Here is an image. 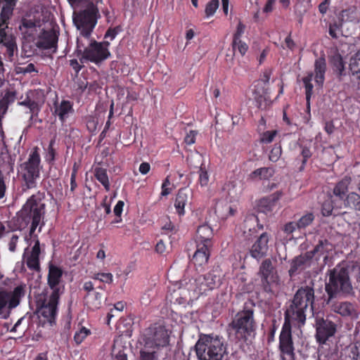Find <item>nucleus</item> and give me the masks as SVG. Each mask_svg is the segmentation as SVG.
Here are the masks:
<instances>
[{
  "mask_svg": "<svg viewBox=\"0 0 360 360\" xmlns=\"http://www.w3.org/2000/svg\"><path fill=\"white\" fill-rule=\"evenodd\" d=\"M44 198V193L38 192L27 199L22 209L17 213L15 224L16 230H23L31 224L30 236L32 237L44 217L46 205L42 202Z\"/></svg>",
  "mask_w": 360,
  "mask_h": 360,
  "instance_id": "f257e3e1",
  "label": "nucleus"
},
{
  "mask_svg": "<svg viewBox=\"0 0 360 360\" xmlns=\"http://www.w3.org/2000/svg\"><path fill=\"white\" fill-rule=\"evenodd\" d=\"M314 290L312 287L306 285L300 288L284 312V319L292 321L295 327L302 328L306 323L307 310L309 308L314 310Z\"/></svg>",
  "mask_w": 360,
  "mask_h": 360,
  "instance_id": "f03ea898",
  "label": "nucleus"
},
{
  "mask_svg": "<svg viewBox=\"0 0 360 360\" xmlns=\"http://www.w3.org/2000/svg\"><path fill=\"white\" fill-rule=\"evenodd\" d=\"M256 329L254 309L245 304L243 309L238 311L227 326V333L231 339L246 342Z\"/></svg>",
  "mask_w": 360,
  "mask_h": 360,
  "instance_id": "7ed1b4c3",
  "label": "nucleus"
},
{
  "mask_svg": "<svg viewBox=\"0 0 360 360\" xmlns=\"http://www.w3.org/2000/svg\"><path fill=\"white\" fill-rule=\"evenodd\" d=\"M199 360H222L226 352L223 337L214 335H201L195 345Z\"/></svg>",
  "mask_w": 360,
  "mask_h": 360,
  "instance_id": "20e7f679",
  "label": "nucleus"
},
{
  "mask_svg": "<svg viewBox=\"0 0 360 360\" xmlns=\"http://www.w3.org/2000/svg\"><path fill=\"white\" fill-rule=\"evenodd\" d=\"M41 169V157L38 148L35 147L30 153L27 160L20 164L18 167V175L21 181L22 191H25L37 187Z\"/></svg>",
  "mask_w": 360,
  "mask_h": 360,
  "instance_id": "39448f33",
  "label": "nucleus"
},
{
  "mask_svg": "<svg viewBox=\"0 0 360 360\" xmlns=\"http://www.w3.org/2000/svg\"><path fill=\"white\" fill-rule=\"evenodd\" d=\"M326 290L330 297L338 294L349 295L353 288L349 276L347 268L337 265L329 271V281L326 285Z\"/></svg>",
  "mask_w": 360,
  "mask_h": 360,
  "instance_id": "423d86ee",
  "label": "nucleus"
},
{
  "mask_svg": "<svg viewBox=\"0 0 360 360\" xmlns=\"http://www.w3.org/2000/svg\"><path fill=\"white\" fill-rule=\"evenodd\" d=\"M100 17L98 9L93 4L85 9L73 13V22L82 37L89 39Z\"/></svg>",
  "mask_w": 360,
  "mask_h": 360,
  "instance_id": "0eeeda50",
  "label": "nucleus"
},
{
  "mask_svg": "<svg viewBox=\"0 0 360 360\" xmlns=\"http://www.w3.org/2000/svg\"><path fill=\"white\" fill-rule=\"evenodd\" d=\"M292 325H293L292 321L284 319L278 337V351L281 360H295L296 359Z\"/></svg>",
  "mask_w": 360,
  "mask_h": 360,
  "instance_id": "6e6552de",
  "label": "nucleus"
},
{
  "mask_svg": "<svg viewBox=\"0 0 360 360\" xmlns=\"http://www.w3.org/2000/svg\"><path fill=\"white\" fill-rule=\"evenodd\" d=\"M110 42L104 41L98 42L94 39H89V43L87 46L77 39V48H84L82 53V58L98 64L110 56V52L108 49Z\"/></svg>",
  "mask_w": 360,
  "mask_h": 360,
  "instance_id": "1a4fd4ad",
  "label": "nucleus"
},
{
  "mask_svg": "<svg viewBox=\"0 0 360 360\" xmlns=\"http://www.w3.org/2000/svg\"><path fill=\"white\" fill-rule=\"evenodd\" d=\"M258 276L264 292L274 294V288L278 284L279 277L270 259H265L261 263Z\"/></svg>",
  "mask_w": 360,
  "mask_h": 360,
  "instance_id": "9d476101",
  "label": "nucleus"
},
{
  "mask_svg": "<svg viewBox=\"0 0 360 360\" xmlns=\"http://www.w3.org/2000/svg\"><path fill=\"white\" fill-rule=\"evenodd\" d=\"M143 342H150V345L157 349L167 347L169 343V330L165 326L155 323L148 328Z\"/></svg>",
  "mask_w": 360,
  "mask_h": 360,
  "instance_id": "9b49d317",
  "label": "nucleus"
},
{
  "mask_svg": "<svg viewBox=\"0 0 360 360\" xmlns=\"http://www.w3.org/2000/svg\"><path fill=\"white\" fill-rule=\"evenodd\" d=\"M45 99L44 90L38 89L27 93L25 100L18 101V105L25 106L30 110L31 113L30 121H32L38 116Z\"/></svg>",
  "mask_w": 360,
  "mask_h": 360,
  "instance_id": "f8f14e48",
  "label": "nucleus"
},
{
  "mask_svg": "<svg viewBox=\"0 0 360 360\" xmlns=\"http://www.w3.org/2000/svg\"><path fill=\"white\" fill-rule=\"evenodd\" d=\"M48 268L47 284L51 290V295L60 297L65 290L62 280L63 270L52 262H49Z\"/></svg>",
  "mask_w": 360,
  "mask_h": 360,
  "instance_id": "ddd939ff",
  "label": "nucleus"
},
{
  "mask_svg": "<svg viewBox=\"0 0 360 360\" xmlns=\"http://www.w3.org/2000/svg\"><path fill=\"white\" fill-rule=\"evenodd\" d=\"M60 297L50 295L48 301L44 300L38 309L40 316L51 326L55 323Z\"/></svg>",
  "mask_w": 360,
  "mask_h": 360,
  "instance_id": "4468645a",
  "label": "nucleus"
},
{
  "mask_svg": "<svg viewBox=\"0 0 360 360\" xmlns=\"http://www.w3.org/2000/svg\"><path fill=\"white\" fill-rule=\"evenodd\" d=\"M316 339L319 344H325L336 332V325L332 321L323 318L316 319Z\"/></svg>",
  "mask_w": 360,
  "mask_h": 360,
  "instance_id": "2eb2a0df",
  "label": "nucleus"
},
{
  "mask_svg": "<svg viewBox=\"0 0 360 360\" xmlns=\"http://www.w3.org/2000/svg\"><path fill=\"white\" fill-rule=\"evenodd\" d=\"M58 33L54 29L42 30L37 38L36 46L41 49L55 50L57 48Z\"/></svg>",
  "mask_w": 360,
  "mask_h": 360,
  "instance_id": "dca6fc26",
  "label": "nucleus"
},
{
  "mask_svg": "<svg viewBox=\"0 0 360 360\" xmlns=\"http://www.w3.org/2000/svg\"><path fill=\"white\" fill-rule=\"evenodd\" d=\"M270 235L266 232L262 233L255 240L250 249L252 257L259 260L266 256L269 250V241Z\"/></svg>",
  "mask_w": 360,
  "mask_h": 360,
  "instance_id": "f3484780",
  "label": "nucleus"
},
{
  "mask_svg": "<svg viewBox=\"0 0 360 360\" xmlns=\"http://www.w3.org/2000/svg\"><path fill=\"white\" fill-rule=\"evenodd\" d=\"M53 108V115L58 117L62 124L74 112L73 103L68 100H62L60 103L55 102Z\"/></svg>",
  "mask_w": 360,
  "mask_h": 360,
  "instance_id": "a211bd4d",
  "label": "nucleus"
},
{
  "mask_svg": "<svg viewBox=\"0 0 360 360\" xmlns=\"http://www.w3.org/2000/svg\"><path fill=\"white\" fill-rule=\"evenodd\" d=\"M211 248L212 246L205 244L196 243V250L192 258V262L195 266L201 267L207 264Z\"/></svg>",
  "mask_w": 360,
  "mask_h": 360,
  "instance_id": "6ab92c4d",
  "label": "nucleus"
},
{
  "mask_svg": "<svg viewBox=\"0 0 360 360\" xmlns=\"http://www.w3.org/2000/svg\"><path fill=\"white\" fill-rule=\"evenodd\" d=\"M282 195L283 193L278 191L269 195L261 198L258 202V208L260 212L266 214L273 211Z\"/></svg>",
  "mask_w": 360,
  "mask_h": 360,
  "instance_id": "aec40b11",
  "label": "nucleus"
},
{
  "mask_svg": "<svg viewBox=\"0 0 360 360\" xmlns=\"http://www.w3.org/2000/svg\"><path fill=\"white\" fill-rule=\"evenodd\" d=\"M221 271L219 266L212 268L207 274L200 276V281H205L207 287L210 290L219 287L221 285Z\"/></svg>",
  "mask_w": 360,
  "mask_h": 360,
  "instance_id": "412c9836",
  "label": "nucleus"
},
{
  "mask_svg": "<svg viewBox=\"0 0 360 360\" xmlns=\"http://www.w3.org/2000/svg\"><path fill=\"white\" fill-rule=\"evenodd\" d=\"M306 252L304 254L300 255L295 257L290 262V267L288 271L290 276H295L299 271H301L305 268L306 266L310 264L311 258Z\"/></svg>",
  "mask_w": 360,
  "mask_h": 360,
  "instance_id": "4be33fe9",
  "label": "nucleus"
},
{
  "mask_svg": "<svg viewBox=\"0 0 360 360\" xmlns=\"http://www.w3.org/2000/svg\"><path fill=\"white\" fill-rule=\"evenodd\" d=\"M213 236L212 227L207 224H202L198 227L196 231V243H202L212 247Z\"/></svg>",
  "mask_w": 360,
  "mask_h": 360,
  "instance_id": "5701e85b",
  "label": "nucleus"
},
{
  "mask_svg": "<svg viewBox=\"0 0 360 360\" xmlns=\"http://www.w3.org/2000/svg\"><path fill=\"white\" fill-rule=\"evenodd\" d=\"M40 245L39 240H37L34 246L32 248L30 254L27 257L26 264L29 269L40 271L39 255H40Z\"/></svg>",
  "mask_w": 360,
  "mask_h": 360,
  "instance_id": "b1692460",
  "label": "nucleus"
},
{
  "mask_svg": "<svg viewBox=\"0 0 360 360\" xmlns=\"http://www.w3.org/2000/svg\"><path fill=\"white\" fill-rule=\"evenodd\" d=\"M349 73L351 81L356 83L360 88V50L349 60Z\"/></svg>",
  "mask_w": 360,
  "mask_h": 360,
  "instance_id": "393cba45",
  "label": "nucleus"
},
{
  "mask_svg": "<svg viewBox=\"0 0 360 360\" xmlns=\"http://www.w3.org/2000/svg\"><path fill=\"white\" fill-rule=\"evenodd\" d=\"M326 72V62L324 57L316 59L314 62V80L316 84L322 87L325 81Z\"/></svg>",
  "mask_w": 360,
  "mask_h": 360,
  "instance_id": "a878e982",
  "label": "nucleus"
},
{
  "mask_svg": "<svg viewBox=\"0 0 360 360\" xmlns=\"http://www.w3.org/2000/svg\"><path fill=\"white\" fill-rule=\"evenodd\" d=\"M352 179L350 176H345L338 181L333 188V194L340 200H345L347 195L349 193V186L351 184Z\"/></svg>",
  "mask_w": 360,
  "mask_h": 360,
  "instance_id": "bb28decb",
  "label": "nucleus"
},
{
  "mask_svg": "<svg viewBox=\"0 0 360 360\" xmlns=\"http://www.w3.org/2000/svg\"><path fill=\"white\" fill-rule=\"evenodd\" d=\"M188 201V191L186 188H181L179 190L174 202V207L179 216L185 214V205Z\"/></svg>",
  "mask_w": 360,
  "mask_h": 360,
  "instance_id": "cd10ccee",
  "label": "nucleus"
},
{
  "mask_svg": "<svg viewBox=\"0 0 360 360\" xmlns=\"http://www.w3.org/2000/svg\"><path fill=\"white\" fill-rule=\"evenodd\" d=\"M334 311L342 316H356L357 311L354 304L342 302L334 305Z\"/></svg>",
  "mask_w": 360,
  "mask_h": 360,
  "instance_id": "c85d7f7f",
  "label": "nucleus"
},
{
  "mask_svg": "<svg viewBox=\"0 0 360 360\" xmlns=\"http://www.w3.org/2000/svg\"><path fill=\"white\" fill-rule=\"evenodd\" d=\"M8 309L15 308L19 304L20 298L25 295V289L22 285H18L12 292H8Z\"/></svg>",
  "mask_w": 360,
  "mask_h": 360,
  "instance_id": "c756f323",
  "label": "nucleus"
},
{
  "mask_svg": "<svg viewBox=\"0 0 360 360\" xmlns=\"http://www.w3.org/2000/svg\"><path fill=\"white\" fill-rule=\"evenodd\" d=\"M331 248L332 245L328 240H319L318 244L314 247V248L311 251H307V252L308 254H310L309 256L311 259L315 256H317L318 258L316 259H319L321 255L331 250Z\"/></svg>",
  "mask_w": 360,
  "mask_h": 360,
  "instance_id": "7c9ffc66",
  "label": "nucleus"
},
{
  "mask_svg": "<svg viewBox=\"0 0 360 360\" xmlns=\"http://www.w3.org/2000/svg\"><path fill=\"white\" fill-rule=\"evenodd\" d=\"M275 173L273 167H261L252 172L250 178L252 180H269Z\"/></svg>",
  "mask_w": 360,
  "mask_h": 360,
  "instance_id": "2f4dec72",
  "label": "nucleus"
},
{
  "mask_svg": "<svg viewBox=\"0 0 360 360\" xmlns=\"http://www.w3.org/2000/svg\"><path fill=\"white\" fill-rule=\"evenodd\" d=\"M150 344V342H144L139 352V360H158V351L159 349L153 348Z\"/></svg>",
  "mask_w": 360,
  "mask_h": 360,
  "instance_id": "473e14b6",
  "label": "nucleus"
},
{
  "mask_svg": "<svg viewBox=\"0 0 360 360\" xmlns=\"http://www.w3.org/2000/svg\"><path fill=\"white\" fill-rule=\"evenodd\" d=\"M344 207L360 212V195L356 192H350L343 201Z\"/></svg>",
  "mask_w": 360,
  "mask_h": 360,
  "instance_id": "72a5a7b5",
  "label": "nucleus"
},
{
  "mask_svg": "<svg viewBox=\"0 0 360 360\" xmlns=\"http://www.w3.org/2000/svg\"><path fill=\"white\" fill-rule=\"evenodd\" d=\"M15 158L8 151L1 152L0 155V167L3 171L10 173L13 172L15 165Z\"/></svg>",
  "mask_w": 360,
  "mask_h": 360,
  "instance_id": "f704fd0d",
  "label": "nucleus"
},
{
  "mask_svg": "<svg viewBox=\"0 0 360 360\" xmlns=\"http://www.w3.org/2000/svg\"><path fill=\"white\" fill-rule=\"evenodd\" d=\"M349 12L350 11L349 9L342 10L340 13V20L339 21H334L333 22L330 23L328 32L332 38H338V32L341 31L342 22L343 20H348V18L345 19V17L348 15Z\"/></svg>",
  "mask_w": 360,
  "mask_h": 360,
  "instance_id": "c9c22d12",
  "label": "nucleus"
},
{
  "mask_svg": "<svg viewBox=\"0 0 360 360\" xmlns=\"http://www.w3.org/2000/svg\"><path fill=\"white\" fill-rule=\"evenodd\" d=\"M330 64L333 71L337 74L338 77H341L346 75L345 62L340 54L333 55L330 58Z\"/></svg>",
  "mask_w": 360,
  "mask_h": 360,
  "instance_id": "e433bc0d",
  "label": "nucleus"
},
{
  "mask_svg": "<svg viewBox=\"0 0 360 360\" xmlns=\"http://www.w3.org/2000/svg\"><path fill=\"white\" fill-rule=\"evenodd\" d=\"M95 178L103 186L106 191L110 189V184L107 173V169L97 167L94 171Z\"/></svg>",
  "mask_w": 360,
  "mask_h": 360,
  "instance_id": "4c0bfd02",
  "label": "nucleus"
},
{
  "mask_svg": "<svg viewBox=\"0 0 360 360\" xmlns=\"http://www.w3.org/2000/svg\"><path fill=\"white\" fill-rule=\"evenodd\" d=\"M236 209L232 207L228 203L224 205H217L215 208V213L222 219H226L230 216H233L236 213Z\"/></svg>",
  "mask_w": 360,
  "mask_h": 360,
  "instance_id": "58836bf2",
  "label": "nucleus"
},
{
  "mask_svg": "<svg viewBox=\"0 0 360 360\" xmlns=\"http://www.w3.org/2000/svg\"><path fill=\"white\" fill-rule=\"evenodd\" d=\"M314 77V73L312 72H308L307 75L302 78V82L305 89L306 101L307 104L309 106L310 99L313 94L314 86L311 81Z\"/></svg>",
  "mask_w": 360,
  "mask_h": 360,
  "instance_id": "ea45409f",
  "label": "nucleus"
},
{
  "mask_svg": "<svg viewBox=\"0 0 360 360\" xmlns=\"http://www.w3.org/2000/svg\"><path fill=\"white\" fill-rule=\"evenodd\" d=\"M17 93L15 91H6L3 98L0 100V107L4 108V110L1 115H4L6 112L8 105L13 103L16 99Z\"/></svg>",
  "mask_w": 360,
  "mask_h": 360,
  "instance_id": "a19ab883",
  "label": "nucleus"
},
{
  "mask_svg": "<svg viewBox=\"0 0 360 360\" xmlns=\"http://www.w3.org/2000/svg\"><path fill=\"white\" fill-rule=\"evenodd\" d=\"M344 360H360V340L350 347Z\"/></svg>",
  "mask_w": 360,
  "mask_h": 360,
  "instance_id": "79ce46f5",
  "label": "nucleus"
},
{
  "mask_svg": "<svg viewBox=\"0 0 360 360\" xmlns=\"http://www.w3.org/2000/svg\"><path fill=\"white\" fill-rule=\"evenodd\" d=\"M314 220V215L311 212L303 215L296 223L298 229H304L309 226Z\"/></svg>",
  "mask_w": 360,
  "mask_h": 360,
  "instance_id": "37998d69",
  "label": "nucleus"
},
{
  "mask_svg": "<svg viewBox=\"0 0 360 360\" xmlns=\"http://www.w3.org/2000/svg\"><path fill=\"white\" fill-rule=\"evenodd\" d=\"M300 148H301L300 155L302 157V165L300 167L299 170L301 172L304 169V167L306 166V164H307L308 160L312 155V153L310 150V148L307 146L300 145Z\"/></svg>",
  "mask_w": 360,
  "mask_h": 360,
  "instance_id": "c03bdc74",
  "label": "nucleus"
},
{
  "mask_svg": "<svg viewBox=\"0 0 360 360\" xmlns=\"http://www.w3.org/2000/svg\"><path fill=\"white\" fill-rule=\"evenodd\" d=\"M309 5L307 4L297 1L295 6V13L299 17V22L301 24L302 22L303 16L307 12L309 9Z\"/></svg>",
  "mask_w": 360,
  "mask_h": 360,
  "instance_id": "a18cd8bd",
  "label": "nucleus"
},
{
  "mask_svg": "<svg viewBox=\"0 0 360 360\" xmlns=\"http://www.w3.org/2000/svg\"><path fill=\"white\" fill-rule=\"evenodd\" d=\"M91 334V330L84 326L81 328L76 331L74 335V340L77 345L81 344L84 339Z\"/></svg>",
  "mask_w": 360,
  "mask_h": 360,
  "instance_id": "49530a36",
  "label": "nucleus"
},
{
  "mask_svg": "<svg viewBox=\"0 0 360 360\" xmlns=\"http://www.w3.org/2000/svg\"><path fill=\"white\" fill-rule=\"evenodd\" d=\"M14 4L11 1H7L6 4L4 5L0 13L1 18H6L9 20L13 15Z\"/></svg>",
  "mask_w": 360,
  "mask_h": 360,
  "instance_id": "de8ad7c7",
  "label": "nucleus"
},
{
  "mask_svg": "<svg viewBox=\"0 0 360 360\" xmlns=\"http://www.w3.org/2000/svg\"><path fill=\"white\" fill-rule=\"evenodd\" d=\"M36 27V22L30 19L22 18L19 26L20 30L26 34L30 30H33Z\"/></svg>",
  "mask_w": 360,
  "mask_h": 360,
  "instance_id": "09e8293b",
  "label": "nucleus"
},
{
  "mask_svg": "<svg viewBox=\"0 0 360 360\" xmlns=\"http://www.w3.org/2000/svg\"><path fill=\"white\" fill-rule=\"evenodd\" d=\"M55 144V139H51L49 142L48 150H47V155H46V161L49 164L53 165L56 160V150L53 148V146Z\"/></svg>",
  "mask_w": 360,
  "mask_h": 360,
  "instance_id": "8fccbe9b",
  "label": "nucleus"
},
{
  "mask_svg": "<svg viewBox=\"0 0 360 360\" xmlns=\"http://www.w3.org/2000/svg\"><path fill=\"white\" fill-rule=\"evenodd\" d=\"M219 5V0L210 1L206 4V6H205V12L206 16L207 18L212 16L215 13L217 9L218 8Z\"/></svg>",
  "mask_w": 360,
  "mask_h": 360,
  "instance_id": "3c124183",
  "label": "nucleus"
},
{
  "mask_svg": "<svg viewBox=\"0 0 360 360\" xmlns=\"http://www.w3.org/2000/svg\"><path fill=\"white\" fill-rule=\"evenodd\" d=\"M199 179L198 182L200 184L202 187L207 186L209 183V174L207 173V171L206 170L205 167H202L201 165L200 167L199 171Z\"/></svg>",
  "mask_w": 360,
  "mask_h": 360,
  "instance_id": "603ef678",
  "label": "nucleus"
},
{
  "mask_svg": "<svg viewBox=\"0 0 360 360\" xmlns=\"http://www.w3.org/2000/svg\"><path fill=\"white\" fill-rule=\"evenodd\" d=\"M0 43L6 47L8 46L9 44L15 43V40L12 35H8L4 29H0Z\"/></svg>",
  "mask_w": 360,
  "mask_h": 360,
  "instance_id": "864d4df0",
  "label": "nucleus"
},
{
  "mask_svg": "<svg viewBox=\"0 0 360 360\" xmlns=\"http://www.w3.org/2000/svg\"><path fill=\"white\" fill-rule=\"evenodd\" d=\"M15 71L18 74L26 75L28 73L35 72L38 73V70L35 68L33 63H29L27 65L18 66L16 68Z\"/></svg>",
  "mask_w": 360,
  "mask_h": 360,
  "instance_id": "5fc2aeb1",
  "label": "nucleus"
},
{
  "mask_svg": "<svg viewBox=\"0 0 360 360\" xmlns=\"http://www.w3.org/2000/svg\"><path fill=\"white\" fill-rule=\"evenodd\" d=\"M231 46L233 51V54H235V51L238 50L243 56L246 53L248 49V44L242 40H240V42L238 41L236 44H234L233 41H232Z\"/></svg>",
  "mask_w": 360,
  "mask_h": 360,
  "instance_id": "6e6d98bb",
  "label": "nucleus"
},
{
  "mask_svg": "<svg viewBox=\"0 0 360 360\" xmlns=\"http://www.w3.org/2000/svg\"><path fill=\"white\" fill-rule=\"evenodd\" d=\"M245 25L241 21H239L236 27V30L233 35V41L234 44H236L238 41L240 42V40H241V37L245 32Z\"/></svg>",
  "mask_w": 360,
  "mask_h": 360,
  "instance_id": "4d7b16f0",
  "label": "nucleus"
},
{
  "mask_svg": "<svg viewBox=\"0 0 360 360\" xmlns=\"http://www.w3.org/2000/svg\"><path fill=\"white\" fill-rule=\"evenodd\" d=\"M282 153L281 147L280 145H275L271 150L269 158V160L276 162L278 160Z\"/></svg>",
  "mask_w": 360,
  "mask_h": 360,
  "instance_id": "13d9d810",
  "label": "nucleus"
},
{
  "mask_svg": "<svg viewBox=\"0 0 360 360\" xmlns=\"http://www.w3.org/2000/svg\"><path fill=\"white\" fill-rule=\"evenodd\" d=\"M93 278L103 283H111L113 281V276L111 273H98L94 274Z\"/></svg>",
  "mask_w": 360,
  "mask_h": 360,
  "instance_id": "bf43d9fd",
  "label": "nucleus"
},
{
  "mask_svg": "<svg viewBox=\"0 0 360 360\" xmlns=\"http://www.w3.org/2000/svg\"><path fill=\"white\" fill-rule=\"evenodd\" d=\"M276 135V130L264 131L262 135L261 141L264 143H270L274 141Z\"/></svg>",
  "mask_w": 360,
  "mask_h": 360,
  "instance_id": "052dcab7",
  "label": "nucleus"
},
{
  "mask_svg": "<svg viewBox=\"0 0 360 360\" xmlns=\"http://www.w3.org/2000/svg\"><path fill=\"white\" fill-rule=\"evenodd\" d=\"M6 307L8 308V300L7 291L4 290H0V315L4 313Z\"/></svg>",
  "mask_w": 360,
  "mask_h": 360,
  "instance_id": "680f3d73",
  "label": "nucleus"
},
{
  "mask_svg": "<svg viewBox=\"0 0 360 360\" xmlns=\"http://www.w3.org/2000/svg\"><path fill=\"white\" fill-rule=\"evenodd\" d=\"M87 129L90 132H94L97 129L98 122L95 117L88 115L85 117Z\"/></svg>",
  "mask_w": 360,
  "mask_h": 360,
  "instance_id": "e2e57ef3",
  "label": "nucleus"
},
{
  "mask_svg": "<svg viewBox=\"0 0 360 360\" xmlns=\"http://www.w3.org/2000/svg\"><path fill=\"white\" fill-rule=\"evenodd\" d=\"M171 186V182H170V180H169V176H167L165 180L163 181L162 184V186H161V195L162 196H167L171 192H172V187H170Z\"/></svg>",
  "mask_w": 360,
  "mask_h": 360,
  "instance_id": "0e129e2a",
  "label": "nucleus"
},
{
  "mask_svg": "<svg viewBox=\"0 0 360 360\" xmlns=\"http://www.w3.org/2000/svg\"><path fill=\"white\" fill-rule=\"evenodd\" d=\"M200 280V276H198L195 280V283L196 285V289H198V292L200 294H205L207 291H210V289L209 287H207V283H205V281H199Z\"/></svg>",
  "mask_w": 360,
  "mask_h": 360,
  "instance_id": "69168bd1",
  "label": "nucleus"
},
{
  "mask_svg": "<svg viewBox=\"0 0 360 360\" xmlns=\"http://www.w3.org/2000/svg\"><path fill=\"white\" fill-rule=\"evenodd\" d=\"M284 42L285 45L281 46L283 49H288L290 51H294L296 47V44L291 37V32H290L288 35L285 38Z\"/></svg>",
  "mask_w": 360,
  "mask_h": 360,
  "instance_id": "338daca9",
  "label": "nucleus"
},
{
  "mask_svg": "<svg viewBox=\"0 0 360 360\" xmlns=\"http://www.w3.org/2000/svg\"><path fill=\"white\" fill-rule=\"evenodd\" d=\"M333 207L331 202L325 201L322 205L321 213L324 217H329L332 214Z\"/></svg>",
  "mask_w": 360,
  "mask_h": 360,
  "instance_id": "774afa93",
  "label": "nucleus"
}]
</instances>
